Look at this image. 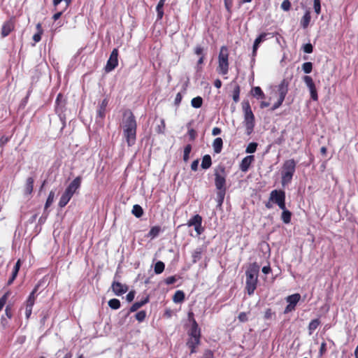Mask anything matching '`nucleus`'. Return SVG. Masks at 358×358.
<instances>
[{
  "instance_id": "obj_1",
  "label": "nucleus",
  "mask_w": 358,
  "mask_h": 358,
  "mask_svg": "<svg viewBox=\"0 0 358 358\" xmlns=\"http://www.w3.org/2000/svg\"><path fill=\"white\" fill-rule=\"evenodd\" d=\"M121 126L128 146L134 145L136 136V122L134 114L130 110H125L123 112Z\"/></svg>"
},
{
  "instance_id": "obj_2",
  "label": "nucleus",
  "mask_w": 358,
  "mask_h": 358,
  "mask_svg": "<svg viewBox=\"0 0 358 358\" xmlns=\"http://www.w3.org/2000/svg\"><path fill=\"white\" fill-rule=\"evenodd\" d=\"M226 171L222 166H218L215 170V185L218 190L217 197L218 203L221 205L223 202L226 193Z\"/></svg>"
},
{
  "instance_id": "obj_3",
  "label": "nucleus",
  "mask_w": 358,
  "mask_h": 358,
  "mask_svg": "<svg viewBox=\"0 0 358 358\" xmlns=\"http://www.w3.org/2000/svg\"><path fill=\"white\" fill-rule=\"evenodd\" d=\"M258 268L251 267L245 272V289L249 295H252L257 288Z\"/></svg>"
},
{
  "instance_id": "obj_4",
  "label": "nucleus",
  "mask_w": 358,
  "mask_h": 358,
  "mask_svg": "<svg viewBox=\"0 0 358 358\" xmlns=\"http://www.w3.org/2000/svg\"><path fill=\"white\" fill-rule=\"evenodd\" d=\"M218 73L226 75L229 71V51L226 46H222L218 55Z\"/></svg>"
},
{
  "instance_id": "obj_5",
  "label": "nucleus",
  "mask_w": 358,
  "mask_h": 358,
  "mask_svg": "<svg viewBox=\"0 0 358 358\" xmlns=\"http://www.w3.org/2000/svg\"><path fill=\"white\" fill-rule=\"evenodd\" d=\"M296 162L294 159H289L285 162L282 173V185H288L292 178L295 171Z\"/></svg>"
},
{
  "instance_id": "obj_6",
  "label": "nucleus",
  "mask_w": 358,
  "mask_h": 358,
  "mask_svg": "<svg viewBox=\"0 0 358 358\" xmlns=\"http://www.w3.org/2000/svg\"><path fill=\"white\" fill-rule=\"evenodd\" d=\"M243 108L245 113L244 124L246 128V133L248 135H250L252 132L255 126V116L248 102L244 103Z\"/></svg>"
},
{
  "instance_id": "obj_7",
  "label": "nucleus",
  "mask_w": 358,
  "mask_h": 358,
  "mask_svg": "<svg viewBox=\"0 0 358 358\" xmlns=\"http://www.w3.org/2000/svg\"><path fill=\"white\" fill-rule=\"evenodd\" d=\"M270 201L276 203L280 209L285 206V193L281 190H273L270 194Z\"/></svg>"
},
{
  "instance_id": "obj_8",
  "label": "nucleus",
  "mask_w": 358,
  "mask_h": 358,
  "mask_svg": "<svg viewBox=\"0 0 358 358\" xmlns=\"http://www.w3.org/2000/svg\"><path fill=\"white\" fill-rule=\"evenodd\" d=\"M202 217L199 215L193 216L187 223L188 227H194L196 236H200L204 231L202 227Z\"/></svg>"
},
{
  "instance_id": "obj_9",
  "label": "nucleus",
  "mask_w": 358,
  "mask_h": 358,
  "mask_svg": "<svg viewBox=\"0 0 358 358\" xmlns=\"http://www.w3.org/2000/svg\"><path fill=\"white\" fill-rule=\"evenodd\" d=\"M118 50L115 48L110 53V57L105 67L106 72H110L118 65Z\"/></svg>"
},
{
  "instance_id": "obj_10",
  "label": "nucleus",
  "mask_w": 358,
  "mask_h": 358,
  "mask_svg": "<svg viewBox=\"0 0 358 358\" xmlns=\"http://www.w3.org/2000/svg\"><path fill=\"white\" fill-rule=\"evenodd\" d=\"M303 80L306 83V86L308 87V88L309 89L311 99L314 101H317V92L313 78L309 76H305Z\"/></svg>"
},
{
  "instance_id": "obj_11",
  "label": "nucleus",
  "mask_w": 358,
  "mask_h": 358,
  "mask_svg": "<svg viewBox=\"0 0 358 358\" xmlns=\"http://www.w3.org/2000/svg\"><path fill=\"white\" fill-rule=\"evenodd\" d=\"M189 318L191 317L192 320V327L190 329V331L189 332V337H194V338H200L201 336V332L200 329L199 328L198 324L196 323V320L193 318V313H189Z\"/></svg>"
},
{
  "instance_id": "obj_12",
  "label": "nucleus",
  "mask_w": 358,
  "mask_h": 358,
  "mask_svg": "<svg viewBox=\"0 0 358 358\" xmlns=\"http://www.w3.org/2000/svg\"><path fill=\"white\" fill-rule=\"evenodd\" d=\"M111 288L115 295L120 296L126 293L128 290V287L119 282L114 281L112 283Z\"/></svg>"
},
{
  "instance_id": "obj_13",
  "label": "nucleus",
  "mask_w": 358,
  "mask_h": 358,
  "mask_svg": "<svg viewBox=\"0 0 358 358\" xmlns=\"http://www.w3.org/2000/svg\"><path fill=\"white\" fill-rule=\"evenodd\" d=\"M15 23L12 19L5 22L1 28V36L6 37L14 29Z\"/></svg>"
},
{
  "instance_id": "obj_14",
  "label": "nucleus",
  "mask_w": 358,
  "mask_h": 358,
  "mask_svg": "<svg viewBox=\"0 0 358 358\" xmlns=\"http://www.w3.org/2000/svg\"><path fill=\"white\" fill-rule=\"evenodd\" d=\"M81 184V177H76L66 188L65 190L72 194L73 195L80 188Z\"/></svg>"
},
{
  "instance_id": "obj_15",
  "label": "nucleus",
  "mask_w": 358,
  "mask_h": 358,
  "mask_svg": "<svg viewBox=\"0 0 358 358\" xmlns=\"http://www.w3.org/2000/svg\"><path fill=\"white\" fill-rule=\"evenodd\" d=\"M289 81L288 79H283L278 86L279 97L281 99H285L286 94L288 92V86Z\"/></svg>"
},
{
  "instance_id": "obj_16",
  "label": "nucleus",
  "mask_w": 358,
  "mask_h": 358,
  "mask_svg": "<svg viewBox=\"0 0 358 358\" xmlns=\"http://www.w3.org/2000/svg\"><path fill=\"white\" fill-rule=\"evenodd\" d=\"M254 161L253 155H248L244 157L240 164V169L243 172H246L249 169L252 162Z\"/></svg>"
},
{
  "instance_id": "obj_17",
  "label": "nucleus",
  "mask_w": 358,
  "mask_h": 358,
  "mask_svg": "<svg viewBox=\"0 0 358 358\" xmlns=\"http://www.w3.org/2000/svg\"><path fill=\"white\" fill-rule=\"evenodd\" d=\"M205 251L206 247L203 246L196 248L192 253V262L195 264L199 262L201 259L202 255Z\"/></svg>"
},
{
  "instance_id": "obj_18",
  "label": "nucleus",
  "mask_w": 358,
  "mask_h": 358,
  "mask_svg": "<svg viewBox=\"0 0 358 358\" xmlns=\"http://www.w3.org/2000/svg\"><path fill=\"white\" fill-rule=\"evenodd\" d=\"M73 196V194L67 192L66 190L64 191L63 194L62 195L59 202V206L60 208H64L70 201L71 197Z\"/></svg>"
},
{
  "instance_id": "obj_19",
  "label": "nucleus",
  "mask_w": 358,
  "mask_h": 358,
  "mask_svg": "<svg viewBox=\"0 0 358 358\" xmlns=\"http://www.w3.org/2000/svg\"><path fill=\"white\" fill-rule=\"evenodd\" d=\"M266 36H267V34L262 33L255 39L254 45H253V49H252V56L253 57H255L256 55L257 50L259 48V44L265 40Z\"/></svg>"
},
{
  "instance_id": "obj_20",
  "label": "nucleus",
  "mask_w": 358,
  "mask_h": 358,
  "mask_svg": "<svg viewBox=\"0 0 358 358\" xmlns=\"http://www.w3.org/2000/svg\"><path fill=\"white\" fill-rule=\"evenodd\" d=\"M38 285L36 286L33 291L30 293L28 299L26 301V307L32 308L33 306L34 305L36 300L35 294L38 290Z\"/></svg>"
},
{
  "instance_id": "obj_21",
  "label": "nucleus",
  "mask_w": 358,
  "mask_h": 358,
  "mask_svg": "<svg viewBox=\"0 0 358 358\" xmlns=\"http://www.w3.org/2000/svg\"><path fill=\"white\" fill-rule=\"evenodd\" d=\"M149 301V297L146 296L143 299H141V301L135 302L131 307L130 311L134 312L136 311L138 309H139L141 307H142L143 305L147 303Z\"/></svg>"
},
{
  "instance_id": "obj_22",
  "label": "nucleus",
  "mask_w": 358,
  "mask_h": 358,
  "mask_svg": "<svg viewBox=\"0 0 358 358\" xmlns=\"http://www.w3.org/2000/svg\"><path fill=\"white\" fill-rule=\"evenodd\" d=\"M300 299L301 295L299 294H294L288 296L286 298V301L289 304L295 307L297 303L299 301Z\"/></svg>"
},
{
  "instance_id": "obj_23",
  "label": "nucleus",
  "mask_w": 358,
  "mask_h": 358,
  "mask_svg": "<svg viewBox=\"0 0 358 358\" xmlns=\"http://www.w3.org/2000/svg\"><path fill=\"white\" fill-rule=\"evenodd\" d=\"M223 145V141L222 139L220 137L216 138L213 143V148L214 150V152L217 154L220 153L222 151Z\"/></svg>"
},
{
  "instance_id": "obj_24",
  "label": "nucleus",
  "mask_w": 358,
  "mask_h": 358,
  "mask_svg": "<svg viewBox=\"0 0 358 358\" xmlns=\"http://www.w3.org/2000/svg\"><path fill=\"white\" fill-rule=\"evenodd\" d=\"M310 19H311V17H310V11L307 10L304 15L302 17L301 20V27L303 28V29H306L308 25H309V23L310 22Z\"/></svg>"
},
{
  "instance_id": "obj_25",
  "label": "nucleus",
  "mask_w": 358,
  "mask_h": 358,
  "mask_svg": "<svg viewBox=\"0 0 358 358\" xmlns=\"http://www.w3.org/2000/svg\"><path fill=\"white\" fill-rule=\"evenodd\" d=\"M282 213L281 218H282L283 222L285 224L289 223L291 221V217H292L291 212L289 210H287L285 206V208L282 209Z\"/></svg>"
},
{
  "instance_id": "obj_26",
  "label": "nucleus",
  "mask_w": 358,
  "mask_h": 358,
  "mask_svg": "<svg viewBox=\"0 0 358 358\" xmlns=\"http://www.w3.org/2000/svg\"><path fill=\"white\" fill-rule=\"evenodd\" d=\"M212 164L211 157L209 155H206L203 156L201 162V167L203 169H207L210 167Z\"/></svg>"
},
{
  "instance_id": "obj_27",
  "label": "nucleus",
  "mask_w": 358,
  "mask_h": 358,
  "mask_svg": "<svg viewBox=\"0 0 358 358\" xmlns=\"http://www.w3.org/2000/svg\"><path fill=\"white\" fill-rule=\"evenodd\" d=\"M161 231V227H159V226H155V227H152L148 234V236L150 237V238H155V237H157L159 233Z\"/></svg>"
},
{
  "instance_id": "obj_28",
  "label": "nucleus",
  "mask_w": 358,
  "mask_h": 358,
  "mask_svg": "<svg viewBox=\"0 0 358 358\" xmlns=\"http://www.w3.org/2000/svg\"><path fill=\"white\" fill-rule=\"evenodd\" d=\"M34 187V179L31 177H29L27 179L26 185H25V193L30 194L33 191Z\"/></svg>"
},
{
  "instance_id": "obj_29",
  "label": "nucleus",
  "mask_w": 358,
  "mask_h": 358,
  "mask_svg": "<svg viewBox=\"0 0 358 358\" xmlns=\"http://www.w3.org/2000/svg\"><path fill=\"white\" fill-rule=\"evenodd\" d=\"M131 213L134 216L139 218L143 215V210L141 206L136 204L133 206Z\"/></svg>"
},
{
  "instance_id": "obj_30",
  "label": "nucleus",
  "mask_w": 358,
  "mask_h": 358,
  "mask_svg": "<svg viewBox=\"0 0 358 358\" xmlns=\"http://www.w3.org/2000/svg\"><path fill=\"white\" fill-rule=\"evenodd\" d=\"M185 299V294L182 291L178 290L176 292V293L173 295V301L175 303H180L182 302Z\"/></svg>"
},
{
  "instance_id": "obj_31",
  "label": "nucleus",
  "mask_w": 358,
  "mask_h": 358,
  "mask_svg": "<svg viewBox=\"0 0 358 358\" xmlns=\"http://www.w3.org/2000/svg\"><path fill=\"white\" fill-rule=\"evenodd\" d=\"M107 104H108L107 100L104 99L102 101L101 103L99 106V108L97 113H98V115L101 118H103L105 116V110H106Z\"/></svg>"
},
{
  "instance_id": "obj_32",
  "label": "nucleus",
  "mask_w": 358,
  "mask_h": 358,
  "mask_svg": "<svg viewBox=\"0 0 358 358\" xmlns=\"http://www.w3.org/2000/svg\"><path fill=\"white\" fill-rule=\"evenodd\" d=\"M203 99L201 96H196L192 99L191 104L192 106L195 108H199L202 106Z\"/></svg>"
},
{
  "instance_id": "obj_33",
  "label": "nucleus",
  "mask_w": 358,
  "mask_h": 358,
  "mask_svg": "<svg viewBox=\"0 0 358 358\" xmlns=\"http://www.w3.org/2000/svg\"><path fill=\"white\" fill-rule=\"evenodd\" d=\"M164 268H165V264H164V262H162L161 261H158L155 265V268H154L155 273L156 274H160L164 271Z\"/></svg>"
},
{
  "instance_id": "obj_34",
  "label": "nucleus",
  "mask_w": 358,
  "mask_h": 358,
  "mask_svg": "<svg viewBox=\"0 0 358 358\" xmlns=\"http://www.w3.org/2000/svg\"><path fill=\"white\" fill-rule=\"evenodd\" d=\"M108 306L110 308L117 310L120 307V301L117 299H112L108 301Z\"/></svg>"
},
{
  "instance_id": "obj_35",
  "label": "nucleus",
  "mask_w": 358,
  "mask_h": 358,
  "mask_svg": "<svg viewBox=\"0 0 358 358\" xmlns=\"http://www.w3.org/2000/svg\"><path fill=\"white\" fill-rule=\"evenodd\" d=\"M200 343V338L189 337L187 345L188 347L197 346Z\"/></svg>"
},
{
  "instance_id": "obj_36",
  "label": "nucleus",
  "mask_w": 358,
  "mask_h": 358,
  "mask_svg": "<svg viewBox=\"0 0 358 358\" xmlns=\"http://www.w3.org/2000/svg\"><path fill=\"white\" fill-rule=\"evenodd\" d=\"M320 325V320L318 319H315L312 320L308 326V329L310 331V334H312Z\"/></svg>"
},
{
  "instance_id": "obj_37",
  "label": "nucleus",
  "mask_w": 358,
  "mask_h": 358,
  "mask_svg": "<svg viewBox=\"0 0 358 358\" xmlns=\"http://www.w3.org/2000/svg\"><path fill=\"white\" fill-rule=\"evenodd\" d=\"M252 94L254 96L264 98V94L259 87H255L252 90Z\"/></svg>"
},
{
  "instance_id": "obj_38",
  "label": "nucleus",
  "mask_w": 358,
  "mask_h": 358,
  "mask_svg": "<svg viewBox=\"0 0 358 358\" xmlns=\"http://www.w3.org/2000/svg\"><path fill=\"white\" fill-rule=\"evenodd\" d=\"M165 128H166V125H165L164 120L162 119V120H160V124L156 127L155 131L158 134H164V131H165Z\"/></svg>"
},
{
  "instance_id": "obj_39",
  "label": "nucleus",
  "mask_w": 358,
  "mask_h": 358,
  "mask_svg": "<svg viewBox=\"0 0 358 358\" xmlns=\"http://www.w3.org/2000/svg\"><path fill=\"white\" fill-rule=\"evenodd\" d=\"M62 1H64V6L63 7V10H66L71 3V0H53V5L55 7V9H57L58 5Z\"/></svg>"
},
{
  "instance_id": "obj_40",
  "label": "nucleus",
  "mask_w": 358,
  "mask_h": 358,
  "mask_svg": "<svg viewBox=\"0 0 358 358\" xmlns=\"http://www.w3.org/2000/svg\"><path fill=\"white\" fill-rule=\"evenodd\" d=\"M313 69V64L310 62H305L302 65V70L306 73H309L312 71Z\"/></svg>"
},
{
  "instance_id": "obj_41",
  "label": "nucleus",
  "mask_w": 358,
  "mask_h": 358,
  "mask_svg": "<svg viewBox=\"0 0 358 358\" xmlns=\"http://www.w3.org/2000/svg\"><path fill=\"white\" fill-rule=\"evenodd\" d=\"M54 199H55V192L53 191H51L49 193L48 197L47 199V201H46V203L45 205V208H48L53 203Z\"/></svg>"
},
{
  "instance_id": "obj_42",
  "label": "nucleus",
  "mask_w": 358,
  "mask_h": 358,
  "mask_svg": "<svg viewBox=\"0 0 358 358\" xmlns=\"http://www.w3.org/2000/svg\"><path fill=\"white\" fill-rule=\"evenodd\" d=\"M257 148V143H254V142L253 143H250L247 146L245 152L247 153H254L256 151Z\"/></svg>"
},
{
  "instance_id": "obj_43",
  "label": "nucleus",
  "mask_w": 358,
  "mask_h": 358,
  "mask_svg": "<svg viewBox=\"0 0 358 358\" xmlns=\"http://www.w3.org/2000/svg\"><path fill=\"white\" fill-rule=\"evenodd\" d=\"M191 150H192V146L189 144L187 145L185 147L184 155H183V160L185 162H187L188 161L189 155V153H190Z\"/></svg>"
},
{
  "instance_id": "obj_44",
  "label": "nucleus",
  "mask_w": 358,
  "mask_h": 358,
  "mask_svg": "<svg viewBox=\"0 0 358 358\" xmlns=\"http://www.w3.org/2000/svg\"><path fill=\"white\" fill-rule=\"evenodd\" d=\"M8 296H9V292H6L0 299V311L2 310L3 307L6 304Z\"/></svg>"
},
{
  "instance_id": "obj_45",
  "label": "nucleus",
  "mask_w": 358,
  "mask_h": 358,
  "mask_svg": "<svg viewBox=\"0 0 358 358\" xmlns=\"http://www.w3.org/2000/svg\"><path fill=\"white\" fill-rule=\"evenodd\" d=\"M291 8V3L289 0H284L281 3V8L285 11L289 10Z\"/></svg>"
},
{
  "instance_id": "obj_46",
  "label": "nucleus",
  "mask_w": 358,
  "mask_h": 358,
  "mask_svg": "<svg viewBox=\"0 0 358 358\" xmlns=\"http://www.w3.org/2000/svg\"><path fill=\"white\" fill-rule=\"evenodd\" d=\"M145 316H146L145 312L142 310L136 314V319L139 322H142L145 320Z\"/></svg>"
},
{
  "instance_id": "obj_47",
  "label": "nucleus",
  "mask_w": 358,
  "mask_h": 358,
  "mask_svg": "<svg viewBox=\"0 0 358 358\" xmlns=\"http://www.w3.org/2000/svg\"><path fill=\"white\" fill-rule=\"evenodd\" d=\"M314 10L315 12L318 15L321 11L320 0H314Z\"/></svg>"
},
{
  "instance_id": "obj_48",
  "label": "nucleus",
  "mask_w": 358,
  "mask_h": 358,
  "mask_svg": "<svg viewBox=\"0 0 358 358\" xmlns=\"http://www.w3.org/2000/svg\"><path fill=\"white\" fill-rule=\"evenodd\" d=\"M238 318L239 321L241 322H247L248 320V313H245V312H241L238 315Z\"/></svg>"
},
{
  "instance_id": "obj_49",
  "label": "nucleus",
  "mask_w": 358,
  "mask_h": 358,
  "mask_svg": "<svg viewBox=\"0 0 358 358\" xmlns=\"http://www.w3.org/2000/svg\"><path fill=\"white\" fill-rule=\"evenodd\" d=\"M239 93H240L239 87H237L234 90V94H233V99L235 102H238L239 101Z\"/></svg>"
},
{
  "instance_id": "obj_50",
  "label": "nucleus",
  "mask_w": 358,
  "mask_h": 358,
  "mask_svg": "<svg viewBox=\"0 0 358 358\" xmlns=\"http://www.w3.org/2000/svg\"><path fill=\"white\" fill-rule=\"evenodd\" d=\"M313 48L310 43H306L303 46V51L306 53H311L313 52Z\"/></svg>"
},
{
  "instance_id": "obj_51",
  "label": "nucleus",
  "mask_w": 358,
  "mask_h": 358,
  "mask_svg": "<svg viewBox=\"0 0 358 358\" xmlns=\"http://www.w3.org/2000/svg\"><path fill=\"white\" fill-rule=\"evenodd\" d=\"M202 358H213V352L211 350H206L204 352Z\"/></svg>"
},
{
  "instance_id": "obj_52",
  "label": "nucleus",
  "mask_w": 358,
  "mask_h": 358,
  "mask_svg": "<svg viewBox=\"0 0 358 358\" xmlns=\"http://www.w3.org/2000/svg\"><path fill=\"white\" fill-rule=\"evenodd\" d=\"M134 297H135V292H134V291H131V292H129L127 294V296H126L127 300L129 302L132 301L134 300Z\"/></svg>"
},
{
  "instance_id": "obj_53",
  "label": "nucleus",
  "mask_w": 358,
  "mask_h": 358,
  "mask_svg": "<svg viewBox=\"0 0 358 358\" xmlns=\"http://www.w3.org/2000/svg\"><path fill=\"white\" fill-rule=\"evenodd\" d=\"M284 100L285 99H281V97H279L278 101L273 106L271 110H275L278 107H280L281 106V104L282 103Z\"/></svg>"
},
{
  "instance_id": "obj_54",
  "label": "nucleus",
  "mask_w": 358,
  "mask_h": 358,
  "mask_svg": "<svg viewBox=\"0 0 358 358\" xmlns=\"http://www.w3.org/2000/svg\"><path fill=\"white\" fill-rule=\"evenodd\" d=\"M9 138L7 137V136H2L0 138V147H3L5 144H6L8 141H9Z\"/></svg>"
},
{
  "instance_id": "obj_55",
  "label": "nucleus",
  "mask_w": 358,
  "mask_h": 358,
  "mask_svg": "<svg viewBox=\"0 0 358 358\" xmlns=\"http://www.w3.org/2000/svg\"><path fill=\"white\" fill-rule=\"evenodd\" d=\"M42 34L43 33L37 32L33 36V40L35 43H38L41 41Z\"/></svg>"
},
{
  "instance_id": "obj_56",
  "label": "nucleus",
  "mask_w": 358,
  "mask_h": 358,
  "mask_svg": "<svg viewBox=\"0 0 358 358\" xmlns=\"http://www.w3.org/2000/svg\"><path fill=\"white\" fill-rule=\"evenodd\" d=\"M203 49L201 46H196L194 49V52L197 55L203 56Z\"/></svg>"
},
{
  "instance_id": "obj_57",
  "label": "nucleus",
  "mask_w": 358,
  "mask_h": 358,
  "mask_svg": "<svg viewBox=\"0 0 358 358\" xmlns=\"http://www.w3.org/2000/svg\"><path fill=\"white\" fill-rule=\"evenodd\" d=\"M176 278L174 276H170L166 279V283L167 285L173 284L176 282Z\"/></svg>"
},
{
  "instance_id": "obj_58",
  "label": "nucleus",
  "mask_w": 358,
  "mask_h": 358,
  "mask_svg": "<svg viewBox=\"0 0 358 358\" xmlns=\"http://www.w3.org/2000/svg\"><path fill=\"white\" fill-rule=\"evenodd\" d=\"M198 165H199V160L198 159L194 160V162H192V163L191 164L192 170L196 171L197 170V169H198Z\"/></svg>"
},
{
  "instance_id": "obj_59",
  "label": "nucleus",
  "mask_w": 358,
  "mask_h": 358,
  "mask_svg": "<svg viewBox=\"0 0 358 358\" xmlns=\"http://www.w3.org/2000/svg\"><path fill=\"white\" fill-rule=\"evenodd\" d=\"M294 309H295V307H294V306H292V305H290V304H288V305L286 306V308H285V310H284V313H289V312H292V310H294Z\"/></svg>"
},
{
  "instance_id": "obj_60",
  "label": "nucleus",
  "mask_w": 358,
  "mask_h": 358,
  "mask_svg": "<svg viewBox=\"0 0 358 358\" xmlns=\"http://www.w3.org/2000/svg\"><path fill=\"white\" fill-rule=\"evenodd\" d=\"M64 10L62 9V10H60V11L56 13L55 14H54V15L52 16L53 20H57L61 17V15H62Z\"/></svg>"
},
{
  "instance_id": "obj_61",
  "label": "nucleus",
  "mask_w": 358,
  "mask_h": 358,
  "mask_svg": "<svg viewBox=\"0 0 358 358\" xmlns=\"http://www.w3.org/2000/svg\"><path fill=\"white\" fill-rule=\"evenodd\" d=\"M221 133V129L218 127H214L212 130V134L213 136H217L219 134H220Z\"/></svg>"
},
{
  "instance_id": "obj_62",
  "label": "nucleus",
  "mask_w": 358,
  "mask_h": 358,
  "mask_svg": "<svg viewBox=\"0 0 358 358\" xmlns=\"http://www.w3.org/2000/svg\"><path fill=\"white\" fill-rule=\"evenodd\" d=\"M32 308L26 307L25 308V315L27 319H29L30 315H31Z\"/></svg>"
},
{
  "instance_id": "obj_63",
  "label": "nucleus",
  "mask_w": 358,
  "mask_h": 358,
  "mask_svg": "<svg viewBox=\"0 0 358 358\" xmlns=\"http://www.w3.org/2000/svg\"><path fill=\"white\" fill-rule=\"evenodd\" d=\"M182 100V95L180 93H178L176 94V99H175V103L176 104H179Z\"/></svg>"
},
{
  "instance_id": "obj_64",
  "label": "nucleus",
  "mask_w": 358,
  "mask_h": 358,
  "mask_svg": "<svg viewBox=\"0 0 358 358\" xmlns=\"http://www.w3.org/2000/svg\"><path fill=\"white\" fill-rule=\"evenodd\" d=\"M214 85L216 88L219 89L222 86V82L220 80L217 79L215 80Z\"/></svg>"
}]
</instances>
